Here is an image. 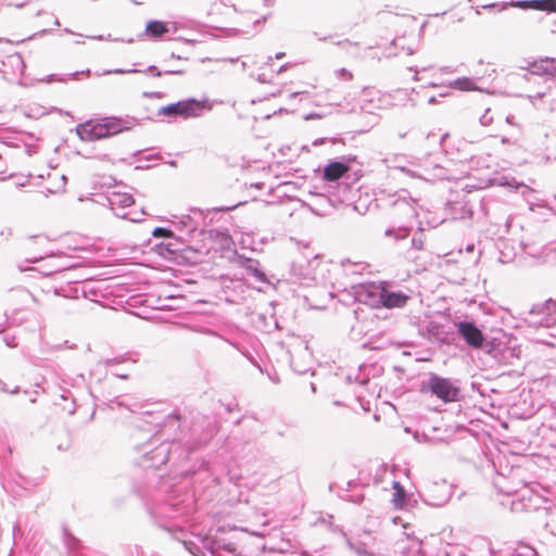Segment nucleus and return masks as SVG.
<instances>
[{
  "label": "nucleus",
  "instance_id": "nucleus-1",
  "mask_svg": "<svg viewBox=\"0 0 556 556\" xmlns=\"http://www.w3.org/2000/svg\"><path fill=\"white\" fill-rule=\"evenodd\" d=\"M76 131L81 140L96 141L122 132L123 126L117 118L104 117L87 121L78 125Z\"/></svg>",
  "mask_w": 556,
  "mask_h": 556
},
{
  "label": "nucleus",
  "instance_id": "nucleus-2",
  "mask_svg": "<svg viewBox=\"0 0 556 556\" xmlns=\"http://www.w3.org/2000/svg\"><path fill=\"white\" fill-rule=\"evenodd\" d=\"M212 110V104L208 100L187 99L178 101L165 106H161L157 114L161 116H179L182 118L198 117L204 111Z\"/></svg>",
  "mask_w": 556,
  "mask_h": 556
},
{
  "label": "nucleus",
  "instance_id": "nucleus-3",
  "mask_svg": "<svg viewBox=\"0 0 556 556\" xmlns=\"http://www.w3.org/2000/svg\"><path fill=\"white\" fill-rule=\"evenodd\" d=\"M428 389L443 402H454L457 400L459 389L447 378L432 375L427 383Z\"/></svg>",
  "mask_w": 556,
  "mask_h": 556
},
{
  "label": "nucleus",
  "instance_id": "nucleus-4",
  "mask_svg": "<svg viewBox=\"0 0 556 556\" xmlns=\"http://www.w3.org/2000/svg\"><path fill=\"white\" fill-rule=\"evenodd\" d=\"M372 293L378 295V301H369L370 304L377 305L381 304L387 308L402 307L406 304L409 296L402 292H392L387 289L384 285L374 286L371 287Z\"/></svg>",
  "mask_w": 556,
  "mask_h": 556
},
{
  "label": "nucleus",
  "instance_id": "nucleus-5",
  "mask_svg": "<svg viewBox=\"0 0 556 556\" xmlns=\"http://www.w3.org/2000/svg\"><path fill=\"white\" fill-rule=\"evenodd\" d=\"M457 327L459 333L470 346L479 349L483 345L484 337L473 324L462 321Z\"/></svg>",
  "mask_w": 556,
  "mask_h": 556
},
{
  "label": "nucleus",
  "instance_id": "nucleus-6",
  "mask_svg": "<svg viewBox=\"0 0 556 556\" xmlns=\"http://www.w3.org/2000/svg\"><path fill=\"white\" fill-rule=\"evenodd\" d=\"M515 7L520 9H532L538 11L555 12L556 13V0H530V1H518Z\"/></svg>",
  "mask_w": 556,
  "mask_h": 556
},
{
  "label": "nucleus",
  "instance_id": "nucleus-7",
  "mask_svg": "<svg viewBox=\"0 0 556 556\" xmlns=\"http://www.w3.org/2000/svg\"><path fill=\"white\" fill-rule=\"evenodd\" d=\"M350 167L340 162H331L324 168V179L327 181H336L343 177Z\"/></svg>",
  "mask_w": 556,
  "mask_h": 556
},
{
  "label": "nucleus",
  "instance_id": "nucleus-8",
  "mask_svg": "<svg viewBox=\"0 0 556 556\" xmlns=\"http://www.w3.org/2000/svg\"><path fill=\"white\" fill-rule=\"evenodd\" d=\"M110 204L113 208H128L135 204V199L127 192H113L109 198Z\"/></svg>",
  "mask_w": 556,
  "mask_h": 556
},
{
  "label": "nucleus",
  "instance_id": "nucleus-9",
  "mask_svg": "<svg viewBox=\"0 0 556 556\" xmlns=\"http://www.w3.org/2000/svg\"><path fill=\"white\" fill-rule=\"evenodd\" d=\"M168 31L167 24L162 21H150L146 25V35L153 39L161 38Z\"/></svg>",
  "mask_w": 556,
  "mask_h": 556
},
{
  "label": "nucleus",
  "instance_id": "nucleus-10",
  "mask_svg": "<svg viewBox=\"0 0 556 556\" xmlns=\"http://www.w3.org/2000/svg\"><path fill=\"white\" fill-rule=\"evenodd\" d=\"M392 486L394 492L391 498V503L395 510H401L404 508L406 503V491L399 481H394Z\"/></svg>",
  "mask_w": 556,
  "mask_h": 556
},
{
  "label": "nucleus",
  "instance_id": "nucleus-11",
  "mask_svg": "<svg viewBox=\"0 0 556 556\" xmlns=\"http://www.w3.org/2000/svg\"><path fill=\"white\" fill-rule=\"evenodd\" d=\"M450 87L454 89H458L462 91H475L478 90L476 83L467 77L458 78L452 83H450Z\"/></svg>",
  "mask_w": 556,
  "mask_h": 556
},
{
  "label": "nucleus",
  "instance_id": "nucleus-12",
  "mask_svg": "<svg viewBox=\"0 0 556 556\" xmlns=\"http://www.w3.org/2000/svg\"><path fill=\"white\" fill-rule=\"evenodd\" d=\"M210 237L213 238V239L220 240L223 245L225 248H227V249L230 248V245L232 244V239L229 236V233H227V232L219 231V230H211L210 231Z\"/></svg>",
  "mask_w": 556,
  "mask_h": 556
},
{
  "label": "nucleus",
  "instance_id": "nucleus-13",
  "mask_svg": "<svg viewBox=\"0 0 556 556\" xmlns=\"http://www.w3.org/2000/svg\"><path fill=\"white\" fill-rule=\"evenodd\" d=\"M154 238H172L174 232L170 229L157 227L152 231Z\"/></svg>",
  "mask_w": 556,
  "mask_h": 556
},
{
  "label": "nucleus",
  "instance_id": "nucleus-14",
  "mask_svg": "<svg viewBox=\"0 0 556 556\" xmlns=\"http://www.w3.org/2000/svg\"><path fill=\"white\" fill-rule=\"evenodd\" d=\"M340 74L342 77H344L345 79H353V74L351 72H349L348 70L345 68H342L340 71Z\"/></svg>",
  "mask_w": 556,
  "mask_h": 556
},
{
  "label": "nucleus",
  "instance_id": "nucleus-15",
  "mask_svg": "<svg viewBox=\"0 0 556 556\" xmlns=\"http://www.w3.org/2000/svg\"><path fill=\"white\" fill-rule=\"evenodd\" d=\"M237 206H238V204H235V205H231L228 207H214V208H212V211H214V212L231 211V210L236 208Z\"/></svg>",
  "mask_w": 556,
  "mask_h": 556
},
{
  "label": "nucleus",
  "instance_id": "nucleus-16",
  "mask_svg": "<svg viewBox=\"0 0 556 556\" xmlns=\"http://www.w3.org/2000/svg\"><path fill=\"white\" fill-rule=\"evenodd\" d=\"M122 216L124 218H128V219L134 220V222L138 220V216L136 214H131L130 212L125 213Z\"/></svg>",
  "mask_w": 556,
  "mask_h": 556
},
{
  "label": "nucleus",
  "instance_id": "nucleus-17",
  "mask_svg": "<svg viewBox=\"0 0 556 556\" xmlns=\"http://www.w3.org/2000/svg\"><path fill=\"white\" fill-rule=\"evenodd\" d=\"M375 285H370L366 288V291H367V296L368 298H377L378 299V295L376 293H372L370 292L371 291V287H374Z\"/></svg>",
  "mask_w": 556,
  "mask_h": 556
}]
</instances>
